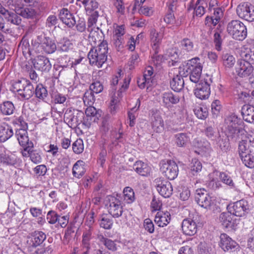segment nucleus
<instances>
[{
	"label": "nucleus",
	"instance_id": "obj_10",
	"mask_svg": "<svg viewBox=\"0 0 254 254\" xmlns=\"http://www.w3.org/2000/svg\"><path fill=\"white\" fill-rule=\"evenodd\" d=\"M161 164L160 171L168 179L173 180L177 177L179 168L174 161L168 160L163 161Z\"/></svg>",
	"mask_w": 254,
	"mask_h": 254
},
{
	"label": "nucleus",
	"instance_id": "obj_37",
	"mask_svg": "<svg viewBox=\"0 0 254 254\" xmlns=\"http://www.w3.org/2000/svg\"><path fill=\"white\" fill-rule=\"evenodd\" d=\"M73 44L67 38L64 37L57 42V50L60 51L67 52L72 49Z\"/></svg>",
	"mask_w": 254,
	"mask_h": 254
},
{
	"label": "nucleus",
	"instance_id": "obj_20",
	"mask_svg": "<svg viewBox=\"0 0 254 254\" xmlns=\"http://www.w3.org/2000/svg\"><path fill=\"white\" fill-rule=\"evenodd\" d=\"M183 233L189 236L194 235L197 231V225L195 221L191 219H185L182 223Z\"/></svg>",
	"mask_w": 254,
	"mask_h": 254
},
{
	"label": "nucleus",
	"instance_id": "obj_1",
	"mask_svg": "<svg viewBox=\"0 0 254 254\" xmlns=\"http://www.w3.org/2000/svg\"><path fill=\"white\" fill-rule=\"evenodd\" d=\"M242 123L241 120L234 114H231L226 117L225 120V126L228 137L234 141L243 138L241 136L245 134V130L240 127Z\"/></svg>",
	"mask_w": 254,
	"mask_h": 254
},
{
	"label": "nucleus",
	"instance_id": "obj_23",
	"mask_svg": "<svg viewBox=\"0 0 254 254\" xmlns=\"http://www.w3.org/2000/svg\"><path fill=\"white\" fill-rule=\"evenodd\" d=\"M42 48L47 54H53L57 50L55 41L51 38L45 36H43Z\"/></svg>",
	"mask_w": 254,
	"mask_h": 254
},
{
	"label": "nucleus",
	"instance_id": "obj_45",
	"mask_svg": "<svg viewBox=\"0 0 254 254\" xmlns=\"http://www.w3.org/2000/svg\"><path fill=\"white\" fill-rule=\"evenodd\" d=\"M232 213L228 211L226 212L221 213L219 217V219L222 225L225 228H228L232 223Z\"/></svg>",
	"mask_w": 254,
	"mask_h": 254
},
{
	"label": "nucleus",
	"instance_id": "obj_52",
	"mask_svg": "<svg viewBox=\"0 0 254 254\" xmlns=\"http://www.w3.org/2000/svg\"><path fill=\"white\" fill-rule=\"evenodd\" d=\"M124 199L127 203L132 202L134 200V193L133 190L130 187H126L124 191Z\"/></svg>",
	"mask_w": 254,
	"mask_h": 254
},
{
	"label": "nucleus",
	"instance_id": "obj_4",
	"mask_svg": "<svg viewBox=\"0 0 254 254\" xmlns=\"http://www.w3.org/2000/svg\"><path fill=\"white\" fill-rule=\"evenodd\" d=\"M64 119L72 128L77 127L81 123L87 127H90V121L85 119L84 114L81 111L68 109L64 113Z\"/></svg>",
	"mask_w": 254,
	"mask_h": 254
},
{
	"label": "nucleus",
	"instance_id": "obj_39",
	"mask_svg": "<svg viewBox=\"0 0 254 254\" xmlns=\"http://www.w3.org/2000/svg\"><path fill=\"white\" fill-rule=\"evenodd\" d=\"M19 48H20L22 51L24 55L29 54L32 55L36 53V51L33 48H30L29 42L27 39L22 38L19 45Z\"/></svg>",
	"mask_w": 254,
	"mask_h": 254
},
{
	"label": "nucleus",
	"instance_id": "obj_19",
	"mask_svg": "<svg viewBox=\"0 0 254 254\" xmlns=\"http://www.w3.org/2000/svg\"><path fill=\"white\" fill-rule=\"evenodd\" d=\"M35 69L41 71L48 72L52 65L48 58L44 56H39L33 62Z\"/></svg>",
	"mask_w": 254,
	"mask_h": 254
},
{
	"label": "nucleus",
	"instance_id": "obj_24",
	"mask_svg": "<svg viewBox=\"0 0 254 254\" xmlns=\"http://www.w3.org/2000/svg\"><path fill=\"white\" fill-rule=\"evenodd\" d=\"M162 99L164 106L167 108L171 107L173 105L176 104L180 101L179 96L171 92L164 93Z\"/></svg>",
	"mask_w": 254,
	"mask_h": 254
},
{
	"label": "nucleus",
	"instance_id": "obj_43",
	"mask_svg": "<svg viewBox=\"0 0 254 254\" xmlns=\"http://www.w3.org/2000/svg\"><path fill=\"white\" fill-rule=\"evenodd\" d=\"M176 143L179 147H185L190 140L189 137L187 133H180L176 134L175 136Z\"/></svg>",
	"mask_w": 254,
	"mask_h": 254
},
{
	"label": "nucleus",
	"instance_id": "obj_50",
	"mask_svg": "<svg viewBox=\"0 0 254 254\" xmlns=\"http://www.w3.org/2000/svg\"><path fill=\"white\" fill-rule=\"evenodd\" d=\"M95 13L96 14L93 15H88L89 17L88 19L87 30L88 32H90L89 36V37H91V34H92V27L96 23L97 19L99 17V14H97L96 13Z\"/></svg>",
	"mask_w": 254,
	"mask_h": 254
},
{
	"label": "nucleus",
	"instance_id": "obj_38",
	"mask_svg": "<svg viewBox=\"0 0 254 254\" xmlns=\"http://www.w3.org/2000/svg\"><path fill=\"white\" fill-rule=\"evenodd\" d=\"M15 110V107L12 102L6 101L0 104V111L3 115H12Z\"/></svg>",
	"mask_w": 254,
	"mask_h": 254
},
{
	"label": "nucleus",
	"instance_id": "obj_9",
	"mask_svg": "<svg viewBox=\"0 0 254 254\" xmlns=\"http://www.w3.org/2000/svg\"><path fill=\"white\" fill-rule=\"evenodd\" d=\"M227 209L235 216L243 217L249 211V203L246 199H242L229 204Z\"/></svg>",
	"mask_w": 254,
	"mask_h": 254
},
{
	"label": "nucleus",
	"instance_id": "obj_48",
	"mask_svg": "<svg viewBox=\"0 0 254 254\" xmlns=\"http://www.w3.org/2000/svg\"><path fill=\"white\" fill-rule=\"evenodd\" d=\"M190 168L192 174L195 175L197 173L201 171L202 169V164L198 159L194 158L192 159L190 165Z\"/></svg>",
	"mask_w": 254,
	"mask_h": 254
},
{
	"label": "nucleus",
	"instance_id": "obj_28",
	"mask_svg": "<svg viewBox=\"0 0 254 254\" xmlns=\"http://www.w3.org/2000/svg\"><path fill=\"white\" fill-rule=\"evenodd\" d=\"M23 4L16 3L14 11L19 15L25 18H32L35 14V11L31 8L24 7Z\"/></svg>",
	"mask_w": 254,
	"mask_h": 254
},
{
	"label": "nucleus",
	"instance_id": "obj_2",
	"mask_svg": "<svg viewBox=\"0 0 254 254\" xmlns=\"http://www.w3.org/2000/svg\"><path fill=\"white\" fill-rule=\"evenodd\" d=\"M108 51V43L106 41H103L97 47L92 48L88 54L90 64L101 67L107 61Z\"/></svg>",
	"mask_w": 254,
	"mask_h": 254
},
{
	"label": "nucleus",
	"instance_id": "obj_54",
	"mask_svg": "<svg viewBox=\"0 0 254 254\" xmlns=\"http://www.w3.org/2000/svg\"><path fill=\"white\" fill-rule=\"evenodd\" d=\"M194 112L198 119L202 120L206 119L208 114L207 108L202 107H196L194 109Z\"/></svg>",
	"mask_w": 254,
	"mask_h": 254
},
{
	"label": "nucleus",
	"instance_id": "obj_47",
	"mask_svg": "<svg viewBox=\"0 0 254 254\" xmlns=\"http://www.w3.org/2000/svg\"><path fill=\"white\" fill-rule=\"evenodd\" d=\"M5 19L12 24L19 25L21 23V19L15 12L10 11L9 14L5 17Z\"/></svg>",
	"mask_w": 254,
	"mask_h": 254
},
{
	"label": "nucleus",
	"instance_id": "obj_3",
	"mask_svg": "<svg viewBox=\"0 0 254 254\" xmlns=\"http://www.w3.org/2000/svg\"><path fill=\"white\" fill-rule=\"evenodd\" d=\"M12 91L17 93L22 100H29L34 93V88L31 82L25 78L14 82L12 85Z\"/></svg>",
	"mask_w": 254,
	"mask_h": 254
},
{
	"label": "nucleus",
	"instance_id": "obj_25",
	"mask_svg": "<svg viewBox=\"0 0 254 254\" xmlns=\"http://www.w3.org/2000/svg\"><path fill=\"white\" fill-rule=\"evenodd\" d=\"M149 37L152 49L157 53L159 50L162 37L153 28H151L149 30Z\"/></svg>",
	"mask_w": 254,
	"mask_h": 254
},
{
	"label": "nucleus",
	"instance_id": "obj_64",
	"mask_svg": "<svg viewBox=\"0 0 254 254\" xmlns=\"http://www.w3.org/2000/svg\"><path fill=\"white\" fill-rule=\"evenodd\" d=\"M210 249L207 244L201 242L198 246V252L199 254H210Z\"/></svg>",
	"mask_w": 254,
	"mask_h": 254
},
{
	"label": "nucleus",
	"instance_id": "obj_6",
	"mask_svg": "<svg viewBox=\"0 0 254 254\" xmlns=\"http://www.w3.org/2000/svg\"><path fill=\"white\" fill-rule=\"evenodd\" d=\"M227 31L233 38L242 41L247 35L246 26L243 22L238 20H233L229 22L227 26Z\"/></svg>",
	"mask_w": 254,
	"mask_h": 254
},
{
	"label": "nucleus",
	"instance_id": "obj_12",
	"mask_svg": "<svg viewBox=\"0 0 254 254\" xmlns=\"http://www.w3.org/2000/svg\"><path fill=\"white\" fill-rule=\"evenodd\" d=\"M155 187L158 192L165 198L169 197L173 193V188L170 182L162 178H157L154 181Z\"/></svg>",
	"mask_w": 254,
	"mask_h": 254
},
{
	"label": "nucleus",
	"instance_id": "obj_63",
	"mask_svg": "<svg viewBox=\"0 0 254 254\" xmlns=\"http://www.w3.org/2000/svg\"><path fill=\"white\" fill-rule=\"evenodd\" d=\"M113 225L112 220L107 217L106 216H103L100 222V226L105 229H110Z\"/></svg>",
	"mask_w": 254,
	"mask_h": 254
},
{
	"label": "nucleus",
	"instance_id": "obj_5",
	"mask_svg": "<svg viewBox=\"0 0 254 254\" xmlns=\"http://www.w3.org/2000/svg\"><path fill=\"white\" fill-rule=\"evenodd\" d=\"M195 200L199 206L210 211L214 212L218 209L216 200L212 199L204 189L196 190Z\"/></svg>",
	"mask_w": 254,
	"mask_h": 254
},
{
	"label": "nucleus",
	"instance_id": "obj_35",
	"mask_svg": "<svg viewBox=\"0 0 254 254\" xmlns=\"http://www.w3.org/2000/svg\"><path fill=\"white\" fill-rule=\"evenodd\" d=\"M85 10L87 15L99 14V4L96 0H86Z\"/></svg>",
	"mask_w": 254,
	"mask_h": 254
},
{
	"label": "nucleus",
	"instance_id": "obj_30",
	"mask_svg": "<svg viewBox=\"0 0 254 254\" xmlns=\"http://www.w3.org/2000/svg\"><path fill=\"white\" fill-rule=\"evenodd\" d=\"M244 120L250 123H254V107L249 104L244 105L241 110Z\"/></svg>",
	"mask_w": 254,
	"mask_h": 254
},
{
	"label": "nucleus",
	"instance_id": "obj_18",
	"mask_svg": "<svg viewBox=\"0 0 254 254\" xmlns=\"http://www.w3.org/2000/svg\"><path fill=\"white\" fill-rule=\"evenodd\" d=\"M47 238L46 235L42 231H35L30 234L29 236L30 245L33 248H36L42 245Z\"/></svg>",
	"mask_w": 254,
	"mask_h": 254
},
{
	"label": "nucleus",
	"instance_id": "obj_40",
	"mask_svg": "<svg viewBox=\"0 0 254 254\" xmlns=\"http://www.w3.org/2000/svg\"><path fill=\"white\" fill-rule=\"evenodd\" d=\"M13 134L12 129L7 127L0 126V141L4 142L11 137Z\"/></svg>",
	"mask_w": 254,
	"mask_h": 254
},
{
	"label": "nucleus",
	"instance_id": "obj_26",
	"mask_svg": "<svg viewBox=\"0 0 254 254\" xmlns=\"http://www.w3.org/2000/svg\"><path fill=\"white\" fill-rule=\"evenodd\" d=\"M171 220L170 213L168 212L158 211L155 217L154 221L159 227H164L166 226Z\"/></svg>",
	"mask_w": 254,
	"mask_h": 254
},
{
	"label": "nucleus",
	"instance_id": "obj_11",
	"mask_svg": "<svg viewBox=\"0 0 254 254\" xmlns=\"http://www.w3.org/2000/svg\"><path fill=\"white\" fill-rule=\"evenodd\" d=\"M238 16L249 22L254 21V6L249 2L239 4L236 9Z\"/></svg>",
	"mask_w": 254,
	"mask_h": 254
},
{
	"label": "nucleus",
	"instance_id": "obj_17",
	"mask_svg": "<svg viewBox=\"0 0 254 254\" xmlns=\"http://www.w3.org/2000/svg\"><path fill=\"white\" fill-rule=\"evenodd\" d=\"M219 245L225 252H232L238 244L226 234L223 233L220 235Z\"/></svg>",
	"mask_w": 254,
	"mask_h": 254
},
{
	"label": "nucleus",
	"instance_id": "obj_58",
	"mask_svg": "<svg viewBox=\"0 0 254 254\" xmlns=\"http://www.w3.org/2000/svg\"><path fill=\"white\" fill-rule=\"evenodd\" d=\"M83 100L85 104L92 106L95 101L94 93L91 91H86L83 96Z\"/></svg>",
	"mask_w": 254,
	"mask_h": 254
},
{
	"label": "nucleus",
	"instance_id": "obj_29",
	"mask_svg": "<svg viewBox=\"0 0 254 254\" xmlns=\"http://www.w3.org/2000/svg\"><path fill=\"white\" fill-rule=\"evenodd\" d=\"M100 110H97L96 109L92 106H89L85 110L86 118L85 119H88L90 121V126L93 123L97 122L101 117Z\"/></svg>",
	"mask_w": 254,
	"mask_h": 254
},
{
	"label": "nucleus",
	"instance_id": "obj_31",
	"mask_svg": "<svg viewBox=\"0 0 254 254\" xmlns=\"http://www.w3.org/2000/svg\"><path fill=\"white\" fill-rule=\"evenodd\" d=\"M133 168L136 172L142 176H147L151 170L150 166L141 161H136L133 165Z\"/></svg>",
	"mask_w": 254,
	"mask_h": 254
},
{
	"label": "nucleus",
	"instance_id": "obj_60",
	"mask_svg": "<svg viewBox=\"0 0 254 254\" xmlns=\"http://www.w3.org/2000/svg\"><path fill=\"white\" fill-rule=\"evenodd\" d=\"M14 125H17L20 127L19 129H25L26 130L28 128V125L24 120V117L22 116L17 118H15L12 122Z\"/></svg>",
	"mask_w": 254,
	"mask_h": 254
},
{
	"label": "nucleus",
	"instance_id": "obj_8",
	"mask_svg": "<svg viewBox=\"0 0 254 254\" xmlns=\"http://www.w3.org/2000/svg\"><path fill=\"white\" fill-rule=\"evenodd\" d=\"M247 146L248 142L246 141L240 142L238 148L239 154L243 163L249 168H253L254 167V159L251 154L253 149L249 147H247Z\"/></svg>",
	"mask_w": 254,
	"mask_h": 254
},
{
	"label": "nucleus",
	"instance_id": "obj_61",
	"mask_svg": "<svg viewBox=\"0 0 254 254\" xmlns=\"http://www.w3.org/2000/svg\"><path fill=\"white\" fill-rule=\"evenodd\" d=\"M59 217L60 215L53 210L49 211L47 215V219L48 222L52 224H55L58 221Z\"/></svg>",
	"mask_w": 254,
	"mask_h": 254
},
{
	"label": "nucleus",
	"instance_id": "obj_62",
	"mask_svg": "<svg viewBox=\"0 0 254 254\" xmlns=\"http://www.w3.org/2000/svg\"><path fill=\"white\" fill-rule=\"evenodd\" d=\"M221 109L219 100H214L211 104V111L214 116L217 117Z\"/></svg>",
	"mask_w": 254,
	"mask_h": 254
},
{
	"label": "nucleus",
	"instance_id": "obj_16",
	"mask_svg": "<svg viewBox=\"0 0 254 254\" xmlns=\"http://www.w3.org/2000/svg\"><path fill=\"white\" fill-rule=\"evenodd\" d=\"M210 94V85L206 81L201 80L196 85L194 95L197 98L201 100L206 99L209 97Z\"/></svg>",
	"mask_w": 254,
	"mask_h": 254
},
{
	"label": "nucleus",
	"instance_id": "obj_41",
	"mask_svg": "<svg viewBox=\"0 0 254 254\" xmlns=\"http://www.w3.org/2000/svg\"><path fill=\"white\" fill-rule=\"evenodd\" d=\"M34 93L36 98L40 100H44L48 96V91L46 87L42 84L37 85Z\"/></svg>",
	"mask_w": 254,
	"mask_h": 254
},
{
	"label": "nucleus",
	"instance_id": "obj_15",
	"mask_svg": "<svg viewBox=\"0 0 254 254\" xmlns=\"http://www.w3.org/2000/svg\"><path fill=\"white\" fill-rule=\"evenodd\" d=\"M19 144L24 147V151L29 150L33 148V143L29 141L27 130L25 129H17L15 132Z\"/></svg>",
	"mask_w": 254,
	"mask_h": 254
},
{
	"label": "nucleus",
	"instance_id": "obj_55",
	"mask_svg": "<svg viewBox=\"0 0 254 254\" xmlns=\"http://www.w3.org/2000/svg\"><path fill=\"white\" fill-rule=\"evenodd\" d=\"M26 150L28 152V155L30 156L31 160L35 164L40 163L42 161L41 155L36 151L31 150Z\"/></svg>",
	"mask_w": 254,
	"mask_h": 254
},
{
	"label": "nucleus",
	"instance_id": "obj_32",
	"mask_svg": "<svg viewBox=\"0 0 254 254\" xmlns=\"http://www.w3.org/2000/svg\"><path fill=\"white\" fill-rule=\"evenodd\" d=\"M223 29L222 28L221 24H219L214 30L213 41L215 44V49L218 51H220L221 50V45L222 43V33L223 32Z\"/></svg>",
	"mask_w": 254,
	"mask_h": 254
},
{
	"label": "nucleus",
	"instance_id": "obj_53",
	"mask_svg": "<svg viewBox=\"0 0 254 254\" xmlns=\"http://www.w3.org/2000/svg\"><path fill=\"white\" fill-rule=\"evenodd\" d=\"M73 151L77 154H81L84 150V144L83 140L80 139H77L72 144Z\"/></svg>",
	"mask_w": 254,
	"mask_h": 254
},
{
	"label": "nucleus",
	"instance_id": "obj_27",
	"mask_svg": "<svg viewBox=\"0 0 254 254\" xmlns=\"http://www.w3.org/2000/svg\"><path fill=\"white\" fill-rule=\"evenodd\" d=\"M92 229L89 226L86 228L82 235V244L84 252L82 254H88V250L90 249V240L92 238Z\"/></svg>",
	"mask_w": 254,
	"mask_h": 254
},
{
	"label": "nucleus",
	"instance_id": "obj_22",
	"mask_svg": "<svg viewBox=\"0 0 254 254\" xmlns=\"http://www.w3.org/2000/svg\"><path fill=\"white\" fill-rule=\"evenodd\" d=\"M100 73H103V71L100 70L98 72L99 74ZM103 81V79L100 77V75L94 76L89 87L90 91L96 94L102 92L104 89Z\"/></svg>",
	"mask_w": 254,
	"mask_h": 254
},
{
	"label": "nucleus",
	"instance_id": "obj_56",
	"mask_svg": "<svg viewBox=\"0 0 254 254\" xmlns=\"http://www.w3.org/2000/svg\"><path fill=\"white\" fill-rule=\"evenodd\" d=\"M101 242L109 250L115 252L117 250L116 244L112 240L103 237Z\"/></svg>",
	"mask_w": 254,
	"mask_h": 254
},
{
	"label": "nucleus",
	"instance_id": "obj_42",
	"mask_svg": "<svg viewBox=\"0 0 254 254\" xmlns=\"http://www.w3.org/2000/svg\"><path fill=\"white\" fill-rule=\"evenodd\" d=\"M228 136L219 135L217 139V145L222 151L226 152L230 148L229 139Z\"/></svg>",
	"mask_w": 254,
	"mask_h": 254
},
{
	"label": "nucleus",
	"instance_id": "obj_21",
	"mask_svg": "<svg viewBox=\"0 0 254 254\" xmlns=\"http://www.w3.org/2000/svg\"><path fill=\"white\" fill-rule=\"evenodd\" d=\"M59 18L68 27H72L75 24L74 17L67 8H64L60 10Z\"/></svg>",
	"mask_w": 254,
	"mask_h": 254
},
{
	"label": "nucleus",
	"instance_id": "obj_51",
	"mask_svg": "<svg viewBox=\"0 0 254 254\" xmlns=\"http://www.w3.org/2000/svg\"><path fill=\"white\" fill-rule=\"evenodd\" d=\"M205 135L209 139L214 140L218 137L219 132L211 126L207 127L204 130Z\"/></svg>",
	"mask_w": 254,
	"mask_h": 254
},
{
	"label": "nucleus",
	"instance_id": "obj_49",
	"mask_svg": "<svg viewBox=\"0 0 254 254\" xmlns=\"http://www.w3.org/2000/svg\"><path fill=\"white\" fill-rule=\"evenodd\" d=\"M111 127L110 117L107 115L102 119L100 129L102 133L106 134L109 130Z\"/></svg>",
	"mask_w": 254,
	"mask_h": 254
},
{
	"label": "nucleus",
	"instance_id": "obj_14",
	"mask_svg": "<svg viewBox=\"0 0 254 254\" xmlns=\"http://www.w3.org/2000/svg\"><path fill=\"white\" fill-rule=\"evenodd\" d=\"M238 66L236 68V72L238 75L242 78L247 77L252 75L254 67L252 64L248 61L241 59L238 61Z\"/></svg>",
	"mask_w": 254,
	"mask_h": 254
},
{
	"label": "nucleus",
	"instance_id": "obj_46",
	"mask_svg": "<svg viewBox=\"0 0 254 254\" xmlns=\"http://www.w3.org/2000/svg\"><path fill=\"white\" fill-rule=\"evenodd\" d=\"M180 46L182 50L188 53L192 51L194 45L190 39L186 38L180 42Z\"/></svg>",
	"mask_w": 254,
	"mask_h": 254
},
{
	"label": "nucleus",
	"instance_id": "obj_13",
	"mask_svg": "<svg viewBox=\"0 0 254 254\" xmlns=\"http://www.w3.org/2000/svg\"><path fill=\"white\" fill-rule=\"evenodd\" d=\"M107 201L109 202L108 206L109 213L114 218L120 217L123 212V206L121 201L112 195L107 196Z\"/></svg>",
	"mask_w": 254,
	"mask_h": 254
},
{
	"label": "nucleus",
	"instance_id": "obj_33",
	"mask_svg": "<svg viewBox=\"0 0 254 254\" xmlns=\"http://www.w3.org/2000/svg\"><path fill=\"white\" fill-rule=\"evenodd\" d=\"M152 128L156 132H161L164 128V122L162 117L157 113L154 114L152 117Z\"/></svg>",
	"mask_w": 254,
	"mask_h": 254
},
{
	"label": "nucleus",
	"instance_id": "obj_44",
	"mask_svg": "<svg viewBox=\"0 0 254 254\" xmlns=\"http://www.w3.org/2000/svg\"><path fill=\"white\" fill-rule=\"evenodd\" d=\"M222 60L223 65L227 68H232L236 62L233 56L228 53L223 54Z\"/></svg>",
	"mask_w": 254,
	"mask_h": 254
},
{
	"label": "nucleus",
	"instance_id": "obj_34",
	"mask_svg": "<svg viewBox=\"0 0 254 254\" xmlns=\"http://www.w3.org/2000/svg\"><path fill=\"white\" fill-rule=\"evenodd\" d=\"M85 163L82 160H78L74 165L72 168V174L74 177L77 178H80L85 174L84 168Z\"/></svg>",
	"mask_w": 254,
	"mask_h": 254
},
{
	"label": "nucleus",
	"instance_id": "obj_36",
	"mask_svg": "<svg viewBox=\"0 0 254 254\" xmlns=\"http://www.w3.org/2000/svg\"><path fill=\"white\" fill-rule=\"evenodd\" d=\"M170 84L172 90L179 92L184 86V80L181 75H176L170 81Z\"/></svg>",
	"mask_w": 254,
	"mask_h": 254
},
{
	"label": "nucleus",
	"instance_id": "obj_7",
	"mask_svg": "<svg viewBox=\"0 0 254 254\" xmlns=\"http://www.w3.org/2000/svg\"><path fill=\"white\" fill-rule=\"evenodd\" d=\"M199 61V58L195 57L188 61L186 64V71L190 72V79L194 83L199 81L201 74L202 65Z\"/></svg>",
	"mask_w": 254,
	"mask_h": 254
},
{
	"label": "nucleus",
	"instance_id": "obj_57",
	"mask_svg": "<svg viewBox=\"0 0 254 254\" xmlns=\"http://www.w3.org/2000/svg\"><path fill=\"white\" fill-rule=\"evenodd\" d=\"M51 97L56 104H63L66 100L65 95L58 91H53L51 94Z\"/></svg>",
	"mask_w": 254,
	"mask_h": 254
},
{
	"label": "nucleus",
	"instance_id": "obj_59",
	"mask_svg": "<svg viewBox=\"0 0 254 254\" xmlns=\"http://www.w3.org/2000/svg\"><path fill=\"white\" fill-rule=\"evenodd\" d=\"M0 162L5 165H14L15 163V159L11 156L5 154H0Z\"/></svg>",
	"mask_w": 254,
	"mask_h": 254
}]
</instances>
